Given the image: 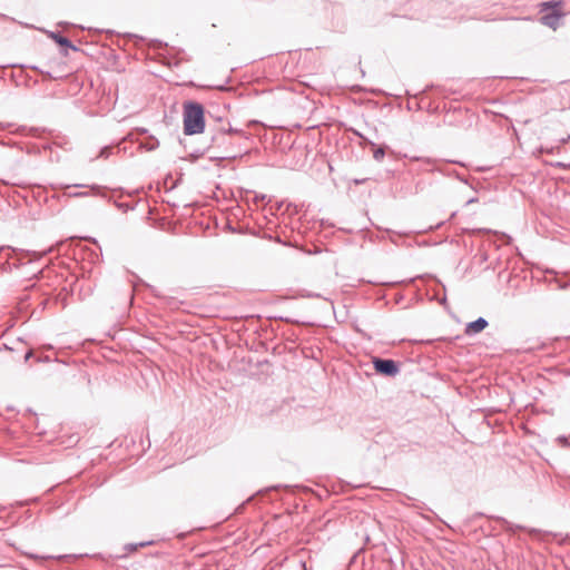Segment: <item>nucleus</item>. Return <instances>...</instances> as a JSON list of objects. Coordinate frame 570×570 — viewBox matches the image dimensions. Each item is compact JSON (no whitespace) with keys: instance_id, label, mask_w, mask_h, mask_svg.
<instances>
[{"instance_id":"nucleus-8","label":"nucleus","mask_w":570,"mask_h":570,"mask_svg":"<svg viewBox=\"0 0 570 570\" xmlns=\"http://www.w3.org/2000/svg\"><path fill=\"white\" fill-rule=\"evenodd\" d=\"M557 442L562 445V446H569L570 445V442L568 440V438L561 435V436H558L557 438Z\"/></svg>"},{"instance_id":"nucleus-11","label":"nucleus","mask_w":570,"mask_h":570,"mask_svg":"<svg viewBox=\"0 0 570 570\" xmlns=\"http://www.w3.org/2000/svg\"><path fill=\"white\" fill-rule=\"evenodd\" d=\"M30 356H31V352H28V353L26 354L24 358H26V360H28V358H30Z\"/></svg>"},{"instance_id":"nucleus-1","label":"nucleus","mask_w":570,"mask_h":570,"mask_svg":"<svg viewBox=\"0 0 570 570\" xmlns=\"http://www.w3.org/2000/svg\"><path fill=\"white\" fill-rule=\"evenodd\" d=\"M204 108L200 104L188 102L184 107V132L195 135L204 131Z\"/></svg>"},{"instance_id":"nucleus-3","label":"nucleus","mask_w":570,"mask_h":570,"mask_svg":"<svg viewBox=\"0 0 570 570\" xmlns=\"http://www.w3.org/2000/svg\"><path fill=\"white\" fill-rule=\"evenodd\" d=\"M373 364L375 371L381 374L394 376L399 373V367L393 360L374 358Z\"/></svg>"},{"instance_id":"nucleus-6","label":"nucleus","mask_w":570,"mask_h":570,"mask_svg":"<svg viewBox=\"0 0 570 570\" xmlns=\"http://www.w3.org/2000/svg\"><path fill=\"white\" fill-rule=\"evenodd\" d=\"M141 146L148 150V151H151V150H155L156 148H158L159 146V141L154 138V137H150L148 141L146 142H142Z\"/></svg>"},{"instance_id":"nucleus-4","label":"nucleus","mask_w":570,"mask_h":570,"mask_svg":"<svg viewBox=\"0 0 570 570\" xmlns=\"http://www.w3.org/2000/svg\"><path fill=\"white\" fill-rule=\"evenodd\" d=\"M488 326V321L483 317L466 324L465 334L472 335L482 332Z\"/></svg>"},{"instance_id":"nucleus-7","label":"nucleus","mask_w":570,"mask_h":570,"mask_svg":"<svg viewBox=\"0 0 570 570\" xmlns=\"http://www.w3.org/2000/svg\"><path fill=\"white\" fill-rule=\"evenodd\" d=\"M385 156V150L384 148L380 147V148H376L373 153V157L375 160L377 161H381Z\"/></svg>"},{"instance_id":"nucleus-10","label":"nucleus","mask_w":570,"mask_h":570,"mask_svg":"<svg viewBox=\"0 0 570 570\" xmlns=\"http://www.w3.org/2000/svg\"><path fill=\"white\" fill-rule=\"evenodd\" d=\"M110 150H111V147H104L101 150H100V154H99V157H102V158H107L110 154Z\"/></svg>"},{"instance_id":"nucleus-9","label":"nucleus","mask_w":570,"mask_h":570,"mask_svg":"<svg viewBox=\"0 0 570 570\" xmlns=\"http://www.w3.org/2000/svg\"><path fill=\"white\" fill-rule=\"evenodd\" d=\"M147 544H149V542H141V543H139V544H128V546L126 547V549H127L128 551H136L138 547H145V546H147Z\"/></svg>"},{"instance_id":"nucleus-5","label":"nucleus","mask_w":570,"mask_h":570,"mask_svg":"<svg viewBox=\"0 0 570 570\" xmlns=\"http://www.w3.org/2000/svg\"><path fill=\"white\" fill-rule=\"evenodd\" d=\"M52 38L56 40L57 43H59L60 46H63V47H68V48H71L73 50H77V48L70 42L69 39H67L66 37H62L60 35H56V33H52Z\"/></svg>"},{"instance_id":"nucleus-2","label":"nucleus","mask_w":570,"mask_h":570,"mask_svg":"<svg viewBox=\"0 0 570 570\" xmlns=\"http://www.w3.org/2000/svg\"><path fill=\"white\" fill-rule=\"evenodd\" d=\"M541 12H547L541 17L542 24L557 29L560 19L563 17L562 1H547L540 4Z\"/></svg>"}]
</instances>
